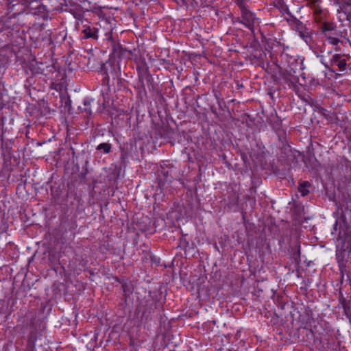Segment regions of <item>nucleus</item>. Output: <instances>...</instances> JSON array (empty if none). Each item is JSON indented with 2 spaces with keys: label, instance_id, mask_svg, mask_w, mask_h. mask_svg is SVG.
<instances>
[{
  "label": "nucleus",
  "instance_id": "nucleus-1",
  "mask_svg": "<svg viewBox=\"0 0 351 351\" xmlns=\"http://www.w3.org/2000/svg\"><path fill=\"white\" fill-rule=\"evenodd\" d=\"M331 64L332 66H337L339 71H343L346 68V60L339 54H335L331 59Z\"/></svg>",
  "mask_w": 351,
  "mask_h": 351
},
{
  "label": "nucleus",
  "instance_id": "nucleus-2",
  "mask_svg": "<svg viewBox=\"0 0 351 351\" xmlns=\"http://www.w3.org/2000/svg\"><path fill=\"white\" fill-rule=\"evenodd\" d=\"M242 17L249 28H251V25H254L258 21V19L255 18L254 14L249 11H243Z\"/></svg>",
  "mask_w": 351,
  "mask_h": 351
},
{
  "label": "nucleus",
  "instance_id": "nucleus-3",
  "mask_svg": "<svg viewBox=\"0 0 351 351\" xmlns=\"http://www.w3.org/2000/svg\"><path fill=\"white\" fill-rule=\"evenodd\" d=\"M83 33L86 38H91L97 39L98 38V29L96 28H92L90 26L84 27Z\"/></svg>",
  "mask_w": 351,
  "mask_h": 351
},
{
  "label": "nucleus",
  "instance_id": "nucleus-4",
  "mask_svg": "<svg viewBox=\"0 0 351 351\" xmlns=\"http://www.w3.org/2000/svg\"><path fill=\"white\" fill-rule=\"evenodd\" d=\"M310 184L308 182H303L298 186V191L302 196H306L308 193V187Z\"/></svg>",
  "mask_w": 351,
  "mask_h": 351
},
{
  "label": "nucleus",
  "instance_id": "nucleus-5",
  "mask_svg": "<svg viewBox=\"0 0 351 351\" xmlns=\"http://www.w3.org/2000/svg\"><path fill=\"white\" fill-rule=\"evenodd\" d=\"M98 149H103L105 153L108 154L111 149V145L108 143H103L98 145Z\"/></svg>",
  "mask_w": 351,
  "mask_h": 351
},
{
  "label": "nucleus",
  "instance_id": "nucleus-6",
  "mask_svg": "<svg viewBox=\"0 0 351 351\" xmlns=\"http://www.w3.org/2000/svg\"><path fill=\"white\" fill-rule=\"evenodd\" d=\"M348 238V235L346 233L345 230L343 231V232L340 230L337 234V239L338 240H346Z\"/></svg>",
  "mask_w": 351,
  "mask_h": 351
},
{
  "label": "nucleus",
  "instance_id": "nucleus-7",
  "mask_svg": "<svg viewBox=\"0 0 351 351\" xmlns=\"http://www.w3.org/2000/svg\"><path fill=\"white\" fill-rule=\"evenodd\" d=\"M328 43L332 45H337L339 43V40L333 37H328L327 38Z\"/></svg>",
  "mask_w": 351,
  "mask_h": 351
},
{
  "label": "nucleus",
  "instance_id": "nucleus-8",
  "mask_svg": "<svg viewBox=\"0 0 351 351\" xmlns=\"http://www.w3.org/2000/svg\"><path fill=\"white\" fill-rule=\"evenodd\" d=\"M339 226V224L337 222L335 223V226H334V230L335 231H336L337 230V228Z\"/></svg>",
  "mask_w": 351,
  "mask_h": 351
},
{
  "label": "nucleus",
  "instance_id": "nucleus-9",
  "mask_svg": "<svg viewBox=\"0 0 351 351\" xmlns=\"http://www.w3.org/2000/svg\"><path fill=\"white\" fill-rule=\"evenodd\" d=\"M347 4L351 6V0H348Z\"/></svg>",
  "mask_w": 351,
  "mask_h": 351
}]
</instances>
